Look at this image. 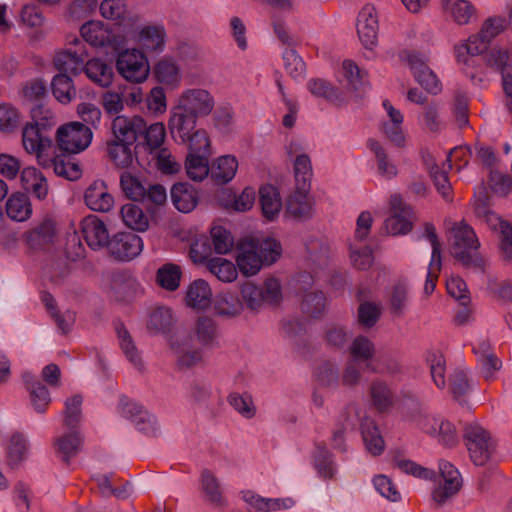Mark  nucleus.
<instances>
[{
	"label": "nucleus",
	"mask_w": 512,
	"mask_h": 512,
	"mask_svg": "<svg viewBox=\"0 0 512 512\" xmlns=\"http://www.w3.org/2000/svg\"><path fill=\"white\" fill-rule=\"evenodd\" d=\"M449 252L454 260L466 269L486 274L491 262L480 252V240L465 220L453 222L448 228Z\"/></svg>",
	"instance_id": "nucleus-1"
},
{
	"label": "nucleus",
	"mask_w": 512,
	"mask_h": 512,
	"mask_svg": "<svg viewBox=\"0 0 512 512\" xmlns=\"http://www.w3.org/2000/svg\"><path fill=\"white\" fill-rule=\"evenodd\" d=\"M281 253L280 242L273 238L244 239L237 246V267L244 276H254L263 265L276 262Z\"/></svg>",
	"instance_id": "nucleus-2"
},
{
	"label": "nucleus",
	"mask_w": 512,
	"mask_h": 512,
	"mask_svg": "<svg viewBox=\"0 0 512 512\" xmlns=\"http://www.w3.org/2000/svg\"><path fill=\"white\" fill-rule=\"evenodd\" d=\"M411 421L419 430L443 446L453 447L459 442L455 425L441 415L419 410L411 415Z\"/></svg>",
	"instance_id": "nucleus-3"
},
{
	"label": "nucleus",
	"mask_w": 512,
	"mask_h": 512,
	"mask_svg": "<svg viewBox=\"0 0 512 512\" xmlns=\"http://www.w3.org/2000/svg\"><path fill=\"white\" fill-rule=\"evenodd\" d=\"M463 438L469 457L475 465L483 466L491 459L495 451V441L487 430L478 424H469Z\"/></svg>",
	"instance_id": "nucleus-4"
},
{
	"label": "nucleus",
	"mask_w": 512,
	"mask_h": 512,
	"mask_svg": "<svg viewBox=\"0 0 512 512\" xmlns=\"http://www.w3.org/2000/svg\"><path fill=\"white\" fill-rule=\"evenodd\" d=\"M92 138V129L78 121L66 123L60 126L56 132L59 149L69 154L84 151L91 144Z\"/></svg>",
	"instance_id": "nucleus-5"
},
{
	"label": "nucleus",
	"mask_w": 512,
	"mask_h": 512,
	"mask_svg": "<svg viewBox=\"0 0 512 512\" xmlns=\"http://www.w3.org/2000/svg\"><path fill=\"white\" fill-rule=\"evenodd\" d=\"M116 68L124 79L133 83L145 81L150 72L147 56L137 48L120 52L116 59Z\"/></svg>",
	"instance_id": "nucleus-6"
},
{
	"label": "nucleus",
	"mask_w": 512,
	"mask_h": 512,
	"mask_svg": "<svg viewBox=\"0 0 512 512\" xmlns=\"http://www.w3.org/2000/svg\"><path fill=\"white\" fill-rule=\"evenodd\" d=\"M22 146L26 153L36 157L41 167L49 168L51 163L49 151L53 148V142L41 133L37 125L27 122L22 127Z\"/></svg>",
	"instance_id": "nucleus-7"
},
{
	"label": "nucleus",
	"mask_w": 512,
	"mask_h": 512,
	"mask_svg": "<svg viewBox=\"0 0 512 512\" xmlns=\"http://www.w3.org/2000/svg\"><path fill=\"white\" fill-rule=\"evenodd\" d=\"M169 344L180 368L188 369L202 363L203 352L195 347L194 336L189 331L175 332Z\"/></svg>",
	"instance_id": "nucleus-8"
},
{
	"label": "nucleus",
	"mask_w": 512,
	"mask_h": 512,
	"mask_svg": "<svg viewBox=\"0 0 512 512\" xmlns=\"http://www.w3.org/2000/svg\"><path fill=\"white\" fill-rule=\"evenodd\" d=\"M215 107L212 94L201 88H191L183 91L178 98L177 109L183 110L196 118L206 117Z\"/></svg>",
	"instance_id": "nucleus-9"
},
{
	"label": "nucleus",
	"mask_w": 512,
	"mask_h": 512,
	"mask_svg": "<svg viewBox=\"0 0 512 512\" xmlns=\"http://www.w3.org/2000/svg\"><path fill=\"white\" fill-rule=\"evenodd\" d=\"M167 33L162 24L152 23L139 27L130 40L137 45V49L147 54H160L166 45Z\"/></svg>",
	"instance_id": "nucleus-10"
},
{
	"label": "nucleus",
	"mask_w": 512,
	"mask_h": 512,
	"mask_svg": "<svg viewBox=\"0 0 512 512\" xmlns=\"http://www.w3.org/2000/svg\"><path fill=\"white\" fill-rule=\"evenodd\" d=\"M390 206L393 214L385 220L384 232L393 236L409 233L412 230L414 220L412 208L403 202L399 194L391 196Z\"/></svg>",
	"instance_id": "nucleus-11"
},
{
	"label": "nucleus",
	"mask_w": 512,
	"mask_h": 512,
	"mask_svg": "<svg viewBox=\"0 0 512 512\" xmlns=\"http://www.w3.org/2000/svg\"><path fill=\"white\" fill-rule=\"evenodd\" d=\"M71 47L55 52L53 64L57 70L65 73L77 74L88 54L85 45L78 38L70 43Z\"/></svg>",
	"instance_id": "nucleus-12"
},
{
	"label": "nucleus",
	"mask_w": 512,
	"mask_h": 512,
	"mask_svg": "<svg viewBox=\"0 0 512 512\" xmlns=\"http://www.w3.org/2000/svg\"><path fill=\"white\" fill-rule=\"evenodd\" d=\"M143 250L142 238L134 233H118L108 243L109 254L118 261H130Z\"/></svg>",
	"instance_id": "nucleus-13"
},
{
	"label": "nucleus",
	"mask_w": 512,
	"mask_h": 512,
	"mask_svg": "<svg viewBox=\"0 0 512 512\" xmlns=\"http://www.w3.org/2000/svg\"><path fill=\"white\" fill-rule=\"evenodd\" d=\"M146 123L140 116H116L111 124L112 141L133 145L138 135L143 132Z\"/></svg>",
	"instance_id": "nucleus-14"
},
{
	"label": "nucleus",
	"mask_w": 512,
	"mask_h": 512,
	"mask_svg": "<svg viewBox=\"0 0 512 512\" xmlns=\"http://www.w3.org/2000/svg\"><path fill=\"white\" fill-rule=\"evenodd\" d=\"M424 236L429 240L432 246L431 260L424 284V294L429 296L435 290L438 276L442 267L441 244L436 234L435 226L431 223H425Z\"/></svg>",
	"instance_id": "nucleus-15"
},
{
	"label": "nucleus",
	"mask_w": 512,
	"mask_h": 512,
	"mask_svg": "<svg viewBox=\"0 0 512 512\" xmlns=\"http://www.w3.org/2000/svg\"><path fill=\"white\" fill-rule=\"evenodd\" d=\"M82 38L95 47H111L117 49L121 42L109 29L100 21H88L81 26Z\"/></svg>",
	"instance_id": "nucleus-16"
},
{
	"label": "nucleus",
	"mask_w": 512,
	"mask_h": 512,
	"mask_svg": "<svg viewBox=\"0 0 512 512\" xmlns=\"http://www.w3.org/2000/svg\"><path fill=\"white\" fill-rule=\"evenodd\" d=\"M357 33L365 48L372 50L376 46L378 40V18L374 6L365 5L359 12Z\"/></svg>",
	"instance_id": "nucleus-17"
},
{
	"label": "nucleus",
	"mask_w": 512,
	"mask_h": 512,
	"mask_svg": "<svg viewBox=\"0 0 512 512\" xmlns=\"http://www.w3.org/2000/svg\"><path fill=\"white\" fill-rule=\"evenodd\" d=\"M120 413L130 419L137 429L146 435L155 436L158 432L156 418L137 403L126 401L120 404Z\"/></svg>",
	"instance_id": "nucleus-18"
},
{
	"label": "nucleus",
	"mask_w": 512,
	"mask_h": 512,
	"mask_svg": "<svg viewBox=\"0 0 512 512\" xmlns=\"http://www.w3.org/2000/svg\"><path fill=\"white\" fill-rule=\"evenodd\" d=\"M439 468L444 482L434 490L433 499L442 505L460 490L462 481L460 473L451 463L443 461Z\"/></svg>",
	"instance_id": "nucleus-19"
},
{
	"label": "nucleus",
	"mask_w": 512,
	"mask_h": 512,
	"mask_svg": "<svg viewBox=\"0 0 512 512\" xmlns=\"http://www.w3.org/2000/svg\"><path fill=\"white\" fill-rule=\"evenodd\" d=\"M407 61L416 81L428 92L437 94L441 84L435 73L427 66L426 57L418 53H409Z\"/></svg>",
	"instance_id": "nucleus-20"
},
{
	"label": "nucleus",
	"mask_w": 512,
	"mask_h": 512,
	"mask_svg": "<svg viewBox=\"0 0 512 512\" xmlns=\"http://www.w3.org/2000/svg\"><path fill=\"white\" fill-rule=\"evenodd\" d=\"M80 229L87 245L94 249H100L108 246L109 233L106 225L96 215H88L80 222Z\"/></svg>",
	"instance_id": "nucleus-21"
},
{
	"label": "nucleus",
	"mask_w": 512,
	"mask_h": 512,
	"mask_svg": "<svg viewBox=\"0 0 512 512\" xmlns=\"http://www.w3.org/2000/svg\"><path fill=\"white\" fill-rule=\"evenodd\" d=\"M484 59L489 67L501 72L504 91L507 96H512V66L508 50L494 47L485 55Z\"/></svg>",
	"instance_id": "nucleus-22"
},
{
	"label": "nucleus",
	"mask_w": 512,
	"mask_h": 512,
	"mask_svg": "<svg viewBox=\"0 0 512 512\" xmlns=\"http://www.w3.org/2000/svg\"><path fill=\"white\" fill-rule=\"evenodd\" d=\"M84 201L88 208L97 212H108L114 205V198L103 181L91 183L84 193Z\"/></svg>",
	"instance_id": "nucleus-23"
},
{
	"label": "nucleus",
	"mask_w": 512,
	"mask_h": 512,
	"mask_svg": "<svg viewBox=\"0 0 512 512\" xmlns=\"http://www.w3.org/2000/svg\"><path fill=\"white\" fill-rule=\"evenodd\" d=\"M22 188L32 194L38 200H44L48 196L49 185L44 174L36 167L29 166L20 174Z\"/></svg>",
	"instance_id": "nucleus-24"
},
{
	"label": "nucleus",
	"mask_w": 512,
	"mask_h": 512,
	"mask_svg": "<svg viewBox=\"0 0 512 512\" xmlns=\"http://www.w3.org/2000/svg\"><path fill=\"white\" fill-rule=\"evenodd\" d=\"M243 500L250 505L255 512H275L286 510L294 506L292 498H264L252 491L243 492Z\"/></svg>",
	"instance_id": "nucleus-25"
},
{
	"label": "nucleus",
	"mask_w": 512,
	"mask_h": 512,
	"mask_svg": "<svg viewBox=\"0 0 512 512\" xmlns=\"http://www.w3.org/2000/svg\"><path fill=\"white\" fill-rule=\"evenodd\" d=\"M443 7L449 17L459 26L476 21V7L468 0H443Z\"/></svg>",
	"instance_id": "nucleus-26"
},
{
	"label": "nucleus",
	"mask_w": 512,
	"mask_h": 512,
	"mask_svg": "<svg viewBox=\"0 0 512 512\" xmlns=\"http://www.w3.org/2000/svg\"><path fill=\"white\" fill-rule=\"evenodd\" d=\"M197 119L195 116L183 110H178L176 107L169 120L172 136L182 143H186L190 137L189 135L196 130Z\"/></svg>",
	"instance_id": "nucleus-27"
},
{
	"label": "nucleus",
	"mask_w": 512,
	"mask_h": 512,
	"mask_svg": "<svg viewBox=\"0 0 512 512\" xmlns=\"http://www.w3.org/2000/svg\"><path fill=\"white\" fill-rule=\"evenodd\" d=\"M23 380L26 389L29 391L30 401L34 410L38 413H44L51 402L48 389L30 373H25Z\"/></svg>",
	"instance_id": "nucleus-28"
},
{
	"label": "nucleus",
	"mask_w": 512,
	"mask_h": 512,
	"mask_svg": "<svg viewBox=\"0 0 512 512\" xmlns=\"http://www.w3.org/2000/svg\"><path fill=\"white\" fill-rule=\"evenodd\" d=\"M238 160L234 155H223L216 158L210 166L211 179L217 184H226L236 175Z\"/></svg>",
	"instance_id": "nucleus-29"
},
{
	"label": "nucleus",
	"mask_w": 512,
	"mask_h": 512,
	"mask_svg": "<svg viewBox=\"0 0 512 512\" xmlns=\"http://www.w3.org/2000/svg\"><path fill=\"white\" fill-rule=\"evenodd\" d=\"M56 233L55 222L47 219L26 234V243L32 249H42L54 242Z\"/></svg>",
	"instance_id": "nucleus-30"
},
{
	"label": "nucleus",
	"mask_w": 512,
	"mask_h": 512,
	"mask_svg": "<svg viewBox=\"0 0 512 512\" xmlns=\"http://www.w3.org/2000/svg\"><path fill=\"white\" fill-rule=\"evenodd\" d=\"M212 290L203 279L194 280L187 288L186 303L197 310H205L211 305Z\"/></svg>",
	"instance_id": "nucleus-31"
},
{
	"label": "nucleus",
	"mask_w": 512,
	"mask_h": 512,
	"mask_svg": "<svg viewBox=\"0 0 512 512\" xmlns=\"http://www.w3.org/2000/svg\"><path fill=\"white\" fill-rule=\"evenodd\" d=\"M170 194L175 208L182 213L192 211L197 205V191L188 183L174 184L171 188Z\"/></svg>",
	"instance_id": "nucleus-32"
},
{
	"label": "nucleus",
	"mask_w": 512,
	"mask_h": 512,
	"mask_svg": "<svg viewBox=\"0 0 512 512\" xmlns=\"http://www.w3.org/2000/svg\"><path fill=\"white\" fill-rule=\"evenodd\" d=\"M474 352L478 355L481 372L486 380L494 379L495 373L502 367L500 359L492 352L490 343L482 340L475 347Z\"/></svg>",
	"instance_id": "nucleus-33"
},
{
	"label": "nucleus",
	"mask_w": 512,
	"mask_h": 512,
	"mask_svg": "<svg viewBox=\"0 0 512 512\" xmlns=\"http://www.w3.org/2000/svg\"><path fill=\"white\" fill-rule=\"evenodd\" d=\"M244 305L239 296L231 291H224L215 296L214 311L217 315L226 318L239 316Z\"/></svg>",
	"instance_id": "nucleus-34"
},
{
	"label": "nucleus",
	"mask_w": 512,
	"mask_h": 512,
	"mask_svg": "<svg viewBox=\"0 0 512 512\" xmlns=\"http://www.w3.org/2000/svg\"><path fill=\"white\" fill-rule=\"evenodd\" d=\"M309 190L296 186L286 202V209L290 215L295 218H306L312 215L313 203L308 196Z\"/></svg>",
	"instance_id": "nucleus-35"
},
{
	"label": "nucleus",
	"mask_w": 512,
	"mask_h": 512,
	"mask_svg": "<svg viewBox=\"0 0 512 512\" xmlns=\"http://www.w3.org/2000/svg\"><path fill=\"white\" fill-rule=\"evenodd\" d=\"M157 81L170 88H176L181 81L179 65L169 57H163L154 67Z\"/></svg>",
	"instance_id": "nucleus-36"
},
{
	"label": "nucleus",
	"mask_w": 512,
	"mask_h": 512,
	"mask_svg": "<svg viewBox=\"0 0 512 512\" xmlns=\"http://www.w3.org/2000/svg\"><path fill=\"white\" fill-rule=\"evenodd\" d=\"M259 201L263 216L274 220L282 209V200L276 187L264 185L259 189Z\"/></svg>",
	"instance_id": "nucleus-37"
},
{
	"label": "nucleus",
	"mask_w": 512,
	"mask_h": 512,
	"mask_svg": "<svg viewBox=\"0 0 512 512\" xmlns=\"http://www.w3.org/2000/svg\"><path fill=\"white\" fill-rule=\"evenodd\" d=\"M86 76L100 87H108L113 82L114 72L110 65L101 59H90L84 66Z\"/></svg>",
	"instance_id": "nucleus-38"
},
{
	"label": "nucleus",
	"mask_w": 512,
	"mask_h": 512,
	"mask_svg": "<svg viewBox=\"0 0 512 512\" xmlns=\"http://www.w3.org/2000/svg\"><path fill=\"white\" fill-rule=\"evenodd\" d=\"M54 445L58 456L68 464L70 459L80 451L82 437L78 431H72L57 437Z\"/></svg>",
	"instance_id": "nucleus-39"
},
{
	"label": "nucleus",
	"mask_w": 512,
	"mask_h": 512,
	"mask_svg": "<svg viewBox=\"0 0 512 512\" xmlns=\"http://www.w3.org/2000/svg\"><path fill=\"white\" fill-rule=\"evenodd\" d=\"M6 213L12 220L18 222L27 220L32 213L28 196L23 193L12 194L6 202Z\"/></svg>",
	"instance_id": "nucleus-40"
},
{
	"label": "nucleus",
	"mask_w": 512,
	"mask_h": 512,
	"mask_svg": "<svg viewBox=\"0 0 512 512\" xmlns=\"http://www.w3.org/2000/svg\"><path fill=\"white\" fill-rule=\"evenodd\" d=\"M51 90L55 99L61 104H69L77 95L73 80L64 73L53 77Z\"/></svg>",
	"instance_id": "nucleus-41"
},
{
	"label": "nucleus",
	"mask_w": 512,
	"mask_h": 512,
	"mask_svg": "<svg viewBox=\"0 0 512 512\" xmlns=\"http://www.w3.org/2000/svg\"><path fill=\"white\" fill-rule=\"evenodd\" d=\"M367 145L375 155L379 175L389 180L396 177L398 174L397 166L388 157L383 146L374 139H369Z\"/></svg>",
	"instance_id": "nucleus-42"
},
{
	"label": "nucleus",
	"mask_w": 512,
	"mask_h": 512,
	"mask_svg": "<svg viewBox=\"0 0 512 512\" xmlns=\"http://www.w3.org/2000/svg\"><path fill=\"white\" fill-rule=\"evenodd\" d=\"M420 123L427 132L433 134L440 133L445 127V121L441 114V105L437 102L427 103L423 107Z\"/></svg>",
	"instance_id": "nucleus-43"
},
{
	"label": "nucleus",
	"mask_w": 512,
	"mask_h": 512,
	"mask_svg": "<svg viewBox=\"0 0 512 512\" xmlns=\"http://www.w3.org/2000/svg\"><path fill=\"white\" fill-rule=\"evenodd\" d=\"M194 342L197 341L202 346L213 345L218 337V328L216 322L207 316L199 317L195 323L193 333Z\"/></svg>",
	"instance_id": "nucleus-44"
},
{
	"label": "nucleus",
	"mask_w": 512,
	"mask_h": 512,
	"mask_svg": "<svg viewBox=\"0 0 512 512\" xmlns=\"http://www.w3.org/2000/svg\"><path fill=\"white\" fill-rule=\"evenodd\" d=\"M362 437L366 449L372 455H379L384 450V440L374 422L370 418H365L361 424Z\"/></svg>",
	"instance_id": "nucleus-45"
},
{
	"label": "nucleus",
	"mask_w": 512,
	"mask_h": 512,
	"mask_svg": "<svg viewBox=\"0 0 512 512\" xmlns=\"http://www.w3.org/2000/svg\"><path fill=\"white\" fill-rule=\"evenodd\" d=\"M120 213L127 227L139 232H144L148 229L149 219L136 204L128 203L123 205Z\"/></svg>",
	"instance_id": "nucleus-46"
},
{
	"label": "nucleus",
	"mask_w": 512,
	"mask_h": 512,
	"mask_svg": "<svg viewBox=\"0 0 512 512\" xmlns=\"http://www.w3.org/2000/svg\"><path fill=\"white\" fill-rule=\"evenodd\" d=\"M207 269L220 281L230 283L236 280L238 271L236 266L229 260L215 257L208 260Z\"/></svg>",
	"instance_id": "nucleus-47"
},
{
	"label": "nucleus",
	"mask_w": 512,
	"mask_h": 512,
	"mask_svg": "<svg viewBox=\"0 0 512 512\" xmlns=\"http://www.w3.org/2000/svg\"><path fill=\"white\" fill-rule=\"evenodd\" d=\"M107 154L113 164L119 168H127L133 162L132 145L109 140Z\"/></svg>",
	"instance_id": "nucleus-48"
},
{
	"label": "nucleus",
	"mask_w": 512,
	"mask_h": 512,
	"mask_svg": "<svg viewBox=\"0 0 512 512\" xmlns=\"http://www.w3.org/2000/svg\"><path fill=\"white\" fill-rule=\"evenodd\" d=\"M181 275L182 271L178 265L167 263L158 269L156 279L163 289L175 291L180 285Z\"/></svg>",
	"instance_id": "nucleus-49"
},
{
	"label": "nucleus",
	"mask_w": 512,
	"mask_h": 512,
	"mask_svg": "<svg viewBox=\"0 0 512 512\" xmlns=\"http://www.w3.org/2000/svg\"><path fill=\"white\" fill-rule=\"evenodd\" d=\"M307 87L314 96L324 98L330 102H341L344 99V91L323 79H312L308 82Z\"/></svg>",
	"instance_id": "nucleus-50"
},
{
	"label": "nucleus",
	"mask_w": 512,
	"mask_h": 512,
	"mask_svg": "<svg viewBox=\"0 0 512 512\" xmlns=\"http://www.w3.org/2000/svg\"><path fill=\"white\" fill-rule=\"evenodd\" d=\"M116 330H117V335H118L121 350L125 354L126 358L136 368L141 369L143 367L141 356H140V353H139L137 347L135 346V343H134L130 333L123 325H119L116 328Z\"/></svg>",
	"instance_id": "nucleus-51"
},
{
	"label": "nucleus",
	"mask_w": 512,
	"mask_h": 512,
	"mask_svg": "<svg viewBox=\"0 0 512 512\" xmlns=\"http://www.w3.org/2000/svg\"><path fill=\"white\" fill-rule=\"evenodd\" d=\"M208 157L209 155L204 154H188L186 159V172L190 179L202 181L210 174Z\"/></svg>",
	"instance_id": "nucleus-52"
},
{
	"label": "nucleus",
	"mask_w": 512,
	"mask_h": 512,
	"mask_svg": "<svg viewBox=\"0 0 512 512\" xmlns=\"http://www.w3.org/2000/svg\"><path fill=\"white\" fill-rule=\"evenodd\" d=\"M201 487L207 501L215 505L223 504L224 499L219 481L209 470H204L201 473Z\"/></svg>",
	"instance_id": "nucleus-53"
},
{
	"label": "nucleus",
	"mask_w": 512,
	"mask_h": 512,
	"mask_svg": "<svg viewBox=\"0 0 512 512\" xmlns=\"http://www.w3.org/2000/svg\"><path fill=\"white\" fill-rule=\"evenodd\" d=\"M370 397L373 405L379 411L387 410L393 403L390 388L382 381H373L370 386Z\"/></svg>",
	"instance_id": "nucleus-54"
},
{
	"label": "nucleus",
	"mask_w": 512,
	"mask_h": 512,
	"mask_svg": "<svg viewBox=\"0 0 512 512\" xmlns=\"http://www.w3.org/2000/svg\"><path fill=\"white\" fill-rule=\"evenodd\" d=\"M28 452V443L22 433H14L7 447L8 463L10 466H16L22 462Z\"/></svg>",
	"instance_id": "nucleus-55"
},
{
	"label": "nucleus",
	"mask_w": 512,
	"mask_h": 512,
	"mask_svg": "<svg viewBox=\"0 0 512 512\" xmlns=\"http://www.w3.org/2000/svg\"><path fill=\"white\" fill-rule=\"evenodd\" d=\"M349 352L354 360L367 362L374 358L376 347L368 337L359 335L350 344Z\"/></svg>",
	"instance_id": "nucleus-56"
},
{
	"label": "nucleus",
	"mask_w": 512,
	"mask_h": 512,
	"mask_svg": "<svg viewBox=\"0 0 512 512\" xmlns=\"http://www.w3.org/2000/svg\"><path fill=\"white\" fill-rule=\"evenodd\" d=\"M294 175L296 186L310 189L313 171L310 157L306 154L298 155L294 160Z\"/></svg>",
	"instance_id": "nucleus-57"
},
{
	"label": "nucleus",
	"mask_w": 512,
	"mask_h": 512,
	"mask_svg": "<svg viewBox=\"0 0 512 512\" xmlns=\"http://www.w3.org/2000/svg\"><path fill=\"white\" fill-rule=\"evenodd\" d=\"M172 323L173 315L171 310L165 307H158L150 313L147 328L153 333H161L168 330Z\"/></svg>",
	"instance_id": "nucleus-58"
},
{
	"label": "nucleus",
	"mask_w": 512,
	"mask_h": 512,
	"mask_svg": "<svg viewBox=\"0 0 512 512\" xmlns=\"http://www.w3.org/2000/svg\"><path fill=\"white\" fill-rule=\"evenodd\" d=\"M120 185L124 194L134 200L140 201L145 197V186L135 176L129 172H123L120 177Z\"/></svg>",
	"instance_id": "nucleus-59"
},
{
	"label": "nucleus",
	"mask_w": 512,
	"mask_h": 512,
	"mask_svg": "<svg viewBox=\"0 0 512 512\" xmlns=\"http://www.w3.org/2000/svg\"><path fill=\"white\" fill-rule=\"evenodd\" d=\"M241 301L243 305L253 311H257L264 305L261 288L253 282H246L241 286Z\"/></svg>",
	"instance_id": "nucleus-60"
},
{
	"label": "nucleus",
	"mask_w": 512,
	"mask_h": 512,
	"mask_svg": "<svg viewBox=\"0 0 512 512\" xmlns=\"http://www.w3.org/2000/svg\"><path fill=\"white\" fill-rule=\"evenodd\" d=\"M428 363L430 366V373L434 384L443 389L446 387V360L439 352L430 353L428 356Z\"/></svg>",
	"instance_id": "nucleus-61"
},
{
	"label": "nucleus",
	"mask_w": 512,
	"mask_h": 512,
	"mask_svg": "<svg viewBox=\"0 0 512 512\" xmlns=\"http://www.w3.org/2000/svg\"><path fill=\"white\" fill-rule=\"evenodd\" d=\"M408 302V287L405 283H396L390 292L389 308L394 315L400 316Z\"/></svg>",
	"instance_id": "nucleus-62"
},
{
	"label": "nucleus",
	"mask_w": 512,
	"mask_h": 512,
	"mask_svg": "<svg viewBox=\"0 0 512 512\" xmlns=\"http://www.w3.org/2000/svg\"><path fill=\"white\" fill-rule=\"evenodd\" d=\"M381 315V306L372 302H363L357 310V321L364 328L373 327Z\"/></svg>",
	"instance_id": "nucleus-63"
},
{
	"label": "nucleus",
	"mask_w": 512,
	"mask_h": 512,
	"mask_svg": "<svg viewBox=\"0 0 512 512\" xmlns=\"http://www.w3.org/2000/svg\"><path fill=\"white\" fill-rule=\"evenodd\" d=\"M485 275L487 276V289L492 295L501 301L512 302V282L498 281L489 271Z\"/></svg>",
	"instance_id": "nucleus-64"
}]
</instances>
